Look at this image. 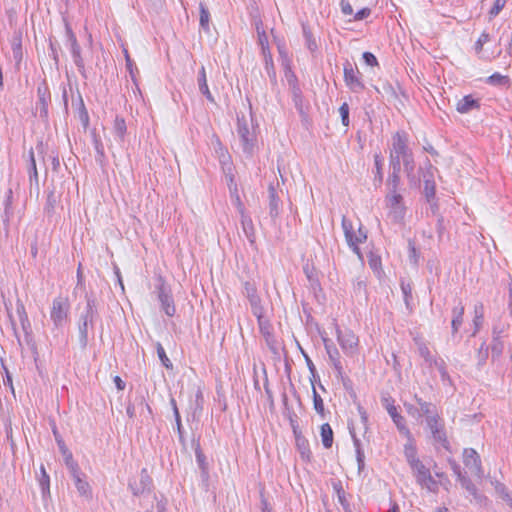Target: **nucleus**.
<instances>
[{"label": "nucleus", "instance_id": "1", "mask_svg": "<svg viewBox=\"0 0 512 512\" xmlns=\"http://www.w3.org/2000/svg\"><path fill=\"white\" fill-rule=\"evenodd\" d=\"M390 152L402 159L404 171L410 184H417L419 179L416 177L414 155L409 147V140L406 132L398 131L392 136V145Z\"/></svg>", "mask_w": 512, "mask_h": 512}, {"label": "nucleus", "instance_id": "2", "mask_svg": "<svg viewBox=\"0 0 512 512\" xmlns=\"http://www.w3.org/2000/svg\"><path fill=\"white\" fill-rule=\"evenodd\" d=\"M97 317L96 299L93 296L86 295V307L81 312L77 322L78 339L82 349H86L88 345L89 329H93Z\"/></svg>", "mask_w": 512, "mask_h": 512}, {"label": "nucleus", "instance_id": "3", "mask_svg": "<svg viewBox=\"0 0 512 512\" xmlns=\"http://www.w3.org/2000/svg\"><path fill=\"white\" fill-rule=\"evenodd\" d=\"M237 134L241 141L243 153L247 157H252L257 148V137L253 124L251 127L244 114H237Z\"/></svg>", "mask_w": 512, "mask_h": 512}, {"label": "nucleus", "instance_id": "4", "mask_svg": "<svg viewBox=\"0 0 512 512\" xmlns=\"http://www.w3.org/2000/svg\"><path fill=\"white\" fill-rule=\"evenodd\" d=\"M71 304L69 298L64 295H58L52 301L50 309V319L55 329H61L69 319Z\"/></svg>", "mask_w": 512, "mask_h": 512}, {"label": "nucleus", "instance_id": "5", "mask_svg": "<svg viewBox=\"0 0 512 512\" xmlns=\"http://www.w3.org/2000/svg\"><path fill=\"white\" fill-rule=\"evenodd\" d=\"M342 228L348 246L360 259H362V254L358 245L366 241L367 232L363 229L361 224L358 231L355 232L352 222L345 216L342 218Z\"/></svg>", "mask_w": 512, "mask_h": 512}, {"label": "nucleus", "instance_id": "6", "mask_svg": "<svg viewBox=\"0 0 512 512\" xmlns=\"http://www.w3.org/2000/svg\"><path fill=\"white\" fill-rule=\"evenodd\" d=\"M416 480V483L429 492L437 493L439 483L431 475L430 469L421 461L413 463L409 466Z\"/></svg>", "mask_w": 512, "mask_h": 512}, {"label": "nucleus", "instance_id": "7", "mask_svg": "<svg viewBox=\"0 0 512 512\" xmlns=\"http://www.w3.org/2000/svg\"><path fill=\"white\" fill-rule=\"evenodd\" d=\"M385 205L388 209V219L394 224H403L406 215L403 196L401 194H386Z\"/></svg>", "mask_w": 512, "mask_h": 512}, {"label": "nucleus", "instance_id": "8", "mask_svg": "<svg viewBox=\"0 0 512 512\" xmlns=\"http://www.w3.org/2000/svg\"><path fill=\"white\" fill-rule=\"evenodd\" d=\"M426 425L431 433L434 444H439L444 449L449 450V441L447 439L445 424L439 413L428 415L425 418Z\"/></svg>", "mask_w": 512, "mask_h": 512}, {"label": "nucleus", "instance_id": "9", "mask_svg": "<svg viewBox=\"0 0 512 512\" xmlns=\"http://www.w3.org/2000/svg\"><path fill=\"white\" fill-rule=\"evenodd\" d=\"M343 66L344 82L346 86L354 93L362 92L365 89V84L362 80V74L358 70L357 66L353 65L349 61H346Z\"/></svg>", "mask_w": 512, "mask_h": 512}, {"label": "nucleus", "instance_id": "10", "mask_svg": "<svg viewBox=\"0 0 512 512\" xmlns=\"http://www.w3.org/2000/svg\"><path fill=\"white\" fill-rule=\"evenodd\" d=\"M336 335L342 351L347 356H353L357 353L358 337L351 330L342 331L337 327Z\"/></svg>", "mask_w": 512, "mask_h": 512}, {"label": "nucleus", "instance_id": "11", "mask_svg": "<svg viewBox=\"0 0 512 512\" xmlns=\"http://www.w3.org/2000/svg\"><path fill=\"white\" fill-rule=\"evenodd\" d=\"M381 401L382 405L387 410L389 416L392 418L400 434L409 435V428L406 425V420L400 413H398L397 408L394 405V400L388 396L382 397Z\"/></svg>", "mask_w": 512, "mask_h": 512}, {"label": "nucleus", "instance_id": "12", "mask_svg": "<svg viewBox=\"0 0 512 512\" xmlns=\"http://www.w3.org/2000/svg\"><path fill=\"white\" fill-rule=\"evenodd\" d=\"M463 462L471 474L479 479L484 477V471L479 454L473 448H466L463 452Z\"/></svg>", "mask_w": 512, "mask_h": 512}, {"label": "nucleus", "instance_id": "13", "mask_svg": "<svg viewBox=\"0 0 512 512\" xmlns=\"http://www.w3.org/2000/svg\"><path fill=\"white\" fill-rule=\"evenodd\" d=\"M243 295H245L248 299L253 315L264 313V307L262 306L261 298L257 293V287L255 283L245 281L243 283Z\"/></svg>", "mask_w": 512, "mask_h": 512}, {"label": "nucleus", "instance_id": "14", "mask_svg": "<svg viewBox=\"0 0 512 512\" xmlns=\"http://www.w3.org/2000/svg\"><path fill=\"white\" fill-rule=\"evenodd\" d=\"M434 171H436V168L431 164L429 159H427L425 163V168L422 171V178L424 182V193L428 201L433 199L436 193Z\"/></svg>", "mask_w": 512, "mask_h": 512}, {"label": "nucleus", "instance_id": "15", "mask_svg": "<svg viewBox=\"0 0 512 512\" xmlns=\"http://www.w3.org/2000/svg\"><path fill=\"white\" fill-rule=\"evenodd\" d=\"M37 95H38V102H37V109H39V116L43 120L48 119V106L51 101V94L49 87L45 81H43L38 87H37Z\"/></svg>", "mask_w": 512, "mask_h": 512}, {"label": "nucleus", "instance_id": "16", "mask_svg": "<svg viewBox=\"0 0 512 512\" xmlns=\"http://www.w3.org/2000/svg\"><path fill=\"white\" fill-rule=\"evenodd\" d=\"M236 204H237L238 211L241 215V226H242L243 232H244L246 238L248 239L249 243L251 245H254L256 242L254 224L252 222V219L248 215L245 214L244 206H243L238 195L236 196Z\"/></svg>", "mask_w": 512, "mask_h": 512}, {"label": "nucleus", "instance_id": "17", "mask_svg": "<svg viewBox=\"0 0 512 512\" xmlns=\"http://www.w3.org/2000/svg\"><path fill=\"white\" fill-rule=\"evenodd\" d=\"M322 340L324 343L326 353L329 357V360H330L334 370L337 373V376L343 378L344 369H343V366L341 363V357H340V353H339L338 349L336 348V346L333 344V342L330 339H328L326 337H322Z\"/></svg>", "mask_w": 512, "mask_h": 512}, {"label": "nucleus", "instance_id": "18", "mask_svg": "<svg viewBox=\"0 0 512 512\" xmlns=\"http://www.w3.org/2000/svg\"><path fill=\"white\" fill-rule=\"evenodd\" d=\"M16 314L24 332L25 341L27 344H30L33 335L32 325L29 320L25 305L20 299H17L16 301Z\"/></svg>", "mask_w": 512, "mask_h": 512}, {"label": "nucleus", "instance_id": "19", "mask_svg": "<svg viewBox=\"0 0 512 512\" xmlns=\"http://www.w3.org/2000/svg\"><path fill=\"white\" fill-rule=\"evenodd\" d=\"M257 318L258 326L260 329V333L264 337L267 346L275 351L277 349V341L273 334V327L270 322L264 318V313H260L259 315H254Z\"/></svg>", "mask_w": 512, "mask_h": 512}, {"label": "nucleus", "instance_id": "20", "mask_svg": "<svg viewBox=\"0 0 512 512\" xmlns=\"http://www.w3.org/2000/svg\"><path fill=\"white\" fill-rule=\"evenodd\" d=\"M129 489L134 496H139L145 492H149L152 488V479L149 476L147 469L143 468L139 475V481H129Z\"/></svg>", "mask_w": 512, "mask_h": 512}, {"label": "nucleus", "instance_id": "21", "mask_svg": "<svg viewBox=\"0 0 512 512\" xmlns=\"http://www.w3.org/2000/svg\"><path fill=\"white\" fill-rule=\"evenodd\" d=\"M158 299L165 314L169 317L174 316L176 312L174 300L170 289H168L164 284L158 287Z\"/></svg>", "mask_w": 512, "mask_h": 512}, {"label": "nucleus", "instance_id": "22", "mask_svg": "<svg viewBox=\"0 0 512 512\" xmlns=\"http://www.w3.org/2000/svg\"><path fill=\"white\" fill-rule=\"evenodd\" d=\"M268 198H269V215L275 220L281 211V200L276 191V188L270 184L268 187Z\"/></svg>", "mask_w": 512, "mask_h": 512}, {"label": "nucleus", "instance_id": "23", "mask_svg": "<svg viewBox=\"0 0 512 512\" xmlns=\"http://www.w3.org/2000/svg\"><path fill=\"white\" fill-rule=\"evenodd\" d=\"M403 436L407 439V442L404 444V456L410 466L413 463L418 462L420 459L417 456V448L411 431L409 430V435Z\"/></svg>", "mask_w": 512, "mask_h": 512}, {"label": "nucleus", "instance_id": "24", "mask_svg": "<svg viewBox=\"0 0 512 512\" xmlns=\"http://www.w3.org/2000/svg\"><path fill=\"white\" fill-rule=\"evenodd\" d=\"M480 108V100L473 98L472 95H466L462 99L458 100L456 104V110L461 114H466L472 110H478Z\"/></svg>", "mask_w": 512, "mask_h": 512}, {"label": "nucleus", "instance_id": "25", "mask_svg": "<svg viewBox=\"0 0 512 512\" xmlns=\"http://www.w3.org/2000/svg\"><path fill=\"white\" fill-rule=\"evenodd\" d=\"M293 431L295 434L296 447L301 455V458L305 461H309L311 457V450L308 440L302 436L301 433L298 432L295 428Z\"/></svg>", "mask_w": 512, "mask_h": 512}, {"label": "nucleus", "instance_id": "26", "mask_svg": "<svg viewBox=\"0 0 512 512\" xmlns=\"http://www.w3.org/2000/svg\"><path fill=\"white\" fill-rule=\"evenodd\" d=\"M463 316H464V305L462 302H459L457 306L452 309V320H451V329L452 336H455L460 327L463 324Z\"/></svg>", "mask_w": 512, "mask_h": 512}, {"label": "nucleus", "instance_id": "27", "mask_svg": "<svg viewBox=\"0 0 512 512\" xmlns=\"http://www.w3.org/2000/svg\"><path fill=\"white\" fill-rule=\"evenodd\" d=\"M197 84H198L200 93L202 95H204L209 102L214 103L215 99L209 90V87L207 84L206 70H205L204 66H201V68L199 69Z\"/></svg>", "mask_w": 512, "mask_h": 512}, {"label": "nucleus", "instance_id": "28", "mask_svg": "<svg viewBox=\"0 0 512 512\" xmlns=\"http://www.w3.org/2000/svg\"><path fill=\"white\" fill-rule=\"evenodd\" d=\"M72 105H73V107H75L77 116H78L80 122L82 123V126L84 127V129H86L89 126L90 118H89L88 111L85 107L83 98L79 92H78L77 102L76 103L73 102Z\"/></svg>", "mask_w": 512, "mask_h": 512}, {"label": "nucleus", "instance_id": "29", "mask_svg": "<svg viewBox=\"0 0 512 512\" xmlns=\"http://www.w3.org/2000/svg\"><path fill=\"white\" fill-rule=\"evenodd\" d=\"M414 400L418 405V409L420 410L421 417H428V415H433L438 412L437 407L432 402L424 401L417 394L414 395Z\"/></svg>", "mask_w": 512, "mask_h": 512}, {"label": "nucleus", "instance_id": "30", "mask_svg": "<svg viewBox=\"0 0 512 512\" xmlns=\"http://www.w3.org/2000/svg\"><path fill=\"white\" fill-rule=\"evenodd\" d=\"M458 481L460 482L462 488H464L471 496H473L476 501L481 502L483 499H485V497L478 492V489L466 476V474L462 476Z\"/></svg>", "mask_w": 512, "mask_h": 512}, {"label": "nucleus", "instance_id": "31", "mask_svg": "<svg viewBox=\"0 0 512 512\" xmlns=\"http://www.w3.org/2000/svg\"><path fill=\"white\" fill-rule=\"evenodd\" d=\"M352 3L355 6H360V7L365 6V5H368V6L376 5V3L366 2V0H341L340 6H341V11L344 15L353 14Z\"/></svg>", "mask_w": 512, "mask_h": 512}, {"label": "nucleus", "instance_id": "32", "mask_svg": "<svg viewBox=\"0 0 512 512\" xmlns=\"http://www.w3.org/2000/svg\"><path fill=\"white\" fill-rule=\"evenodd\" d=\"M400 172L401 171H391L388 178H387V181H386V185H387V189H388V192L387 194H400L398 192V189H399V185H400Z\"/></svg>", "mask_w": 512, "mask_h": 512}, {"label": "nucleus", "instance_id": "33", "mask_svg": "<svg viewBox=\"0 0 512 512\" xmlns=\"http://www.w3.org/2000/svg\"><path fill=\"white\" fill-rule=\"evenodd\" d=\"M11 48L15 63L20 64L23 59L22 38L20 34L13 37Z\"/></svg>", "mask_w": 512, "mask_h": 512}, {"label": "nucleus", "instance_id": "34", "mask_svg": "<svg viewBox=\"0 0 512 512\" xmlns=\"http://www.w3.org/2000/svg\"><path fill=\"white\" fill-rule=\"evenodd\" d=\"M264 57V64H265V71L271 81L272 84L277 83V74L274 67L273 59L271 53H266L263 55Z\"/></svg>", "mask_w": 512, "mask_h": 512}, {"label": "nucleus", "instance_id": "35", "mask_svg": "<svg viewBox=\"0 0 512 512\" xmlns=\"http://www.w3.org/2000/svg\"><path fill=\"white\" fill-rule=\"evenodd\" d=\"M28 173H29V180H30V183L31 185L33 184V182L38 185V171H37V167H36V160H35V156H34V151L33 149L31 148L29 150V164H28Z\"/></svg>", "mask_w": 512, "mask_h": 512}, {"label": "nucleus", "instance_id": "36", "mask_svg": "<svg viewBox=\"0 0 512 512\" xmlns=\"http://www.w3.org/2000/svg\"><path fill=\"white\" fill-rule=\"evenodd\" d=\"M321 440L325 448H331L333 444V431L328 423L321 425Z\"/></svg>", "mask_w": 512, "mask_h": 512}, {"label": "nucleus", "instance_id": "37", "mask_svg": "<svg viewBox=\"0 0 512 512\" xmlns=\"http://www.w3.org/2000/svg\"><path fill=\"white\" fill-rule=\"evenodd\" d=\"M303 37L305 39L306 47L311 52H315L318 49V44L314 38L308 25H302Z\"/></svg>", "mask_w": 512, "mask_h": 512}, {"label": "nucleus", "instance_id": "38", "mask_svg": "<svg viewBox=\"0 0 512 512\" xmlns=\"http://www.w3.org/2000/svg\"><path fill=\"white\" fill-rule=\"evenodd\" d=\"M484 320V307L482 303H478L474 307V318H473V324L475 327V330L473 332V336L479 331L483 324Z\"/></svg>", "mask_w": 512, "mask_h": 512}, {"label": "nucleus", "instance_id": "39", "mask_svg": "<svg viewBox=\"0 0 512 512\" xmlns=\"http://www.w3.org/2000/svg\"><path fill=\"white\" fill-rule=\"evenodd\" d=\"M192 446L195 451L196 461L201 468V470L205 471L207 469L206 457L201 449L199 440L192 439Z\"/></svg>", "mask_w": 512, "mask_h": 512}, {"label": "nucleus", "instance_id": "40", "mask_svg": "<svg viewBox=\"0 0 512 512\" xmlns=\"http://www.w3.org/2000/svg\"><path fill=\"white\" fill-rule=\"evenodd\" d=\"M352 438H353V444H354L355 451H356V459H357V464H358V470H359V472H361L364 469V467H365L364 451L361 448L360 440L356 437L355 434H352Z\"/></svg>", "mask_w": 512, "mask_h": 512}, {"label": "nucleus", "instance_id": "41", "mask_svg": "<svg viewBox=\"0 0 512 512\" xmlns=\"http://www.w3.org/2000/svg\"><path fill=\"white\" fill-rule=\"evenodd\" d=\"M486 83L492 86H505L509 85L510 78L506 75H501L496 72L486 79Z\"/></svg>", "mask_w": 512, "mask_h": 512}, {"label": "nucleus", "instance_id": "42", "mask_svg": "<svg viewBox=\"0 0 512 512\" xmlns=\"http://www.w3.org/2000/svg\"><path fill=\"white\" fill-rule=\"evenodd\" d=\"M66 38L70 45L72 55L81 52V48L77 42V38L68 24H66Z\"/></svg>", "mask_w": 512, "mask_h": 512}, {"label": "nucleus", "instance_id": "43", "mask_svg": "<svg viewBox=\"0 0 512 512\" xmlns=\"http://www.w3.org/2000/svg\"><path fill=\"white\" fill-rule=\"evenodd\" d=\"M12 198H13L12 189H8L6 192L5 200H4V214L2 216L4 223L9 222L10 217L12 215Z\"/></svg>", "mask_w": 512, "mask_h": 512}, {"label": "nucleus", "instance_id": "44", "mask_svg": "<svg viewBox=\"0 0 512 512\" xmlns=\"http://www.w3.org/2000/svg\"><path fill=\"white\" fill-rule=\"evenodd\" d=\"M495 490L499 497L506 502V504L512 510V493L507 489V487L502 483H497L495 486Z\"/></svg>", "mask_w": 512, "mask_h": 512}, {"label": "nucleus", "instance_id": "45", "mask_svg": "<svg viewBox=\"0 0 512 512\" xmlns=\"http://www.w3.org/2000/svg\"><path fill=\"white\" fill-rule=\"evenodd\" d=\"M73 481H74L76 489L80 495L85 496V497L91 496V487L88 484V482H86L85 480H83L81 478V476H77L76 478H73Z\"/></svg>", "mask_w": 512, "mask_h": 512}, {"label": "nucleus", "instance_id": "46", "mask_svg": "<svg viewBox=\"0 0 512 512\" xmlns=\"http://www.w3.org/2000/svg\"><path fill=\"white\" fill-rule=\"evenodd\" d=\"M127 131L126 122L122 117L117 116L114 121V133L122 141Z\"/></svg>", "mask_w": 512, "mask_h": 512}, {"label": "nucleus", "instance_id": "47", "mask_svg": "<svg viewBox=\"0 0 512 512\" xmlns=\"http://www.w3.org/2000/svg\"><path fill=\"white\" fill-rule=\"evenodd\" d=\"M300 350H301V353L302 355L304 356L305 358V362L307 364V367L309 369V372H310V382L311 384L315 383L316 381H319V376L317 374V370H316V367L313 363V361L310 359V357L308 356V354L300 347Z\"/></svg>", "mask_w": 512, "mask_h": 512}, {"label": "nucleus", "instance_id": "48", "mask_svg": "<svg viewBox=\"0 0 512 512\" xmlns=\"http://www.w3.org/2000/svg\"><path fill=\"white\" fill-rule=\"evenodd\" d=\"M312 385V394H313V405H314V409L315 411L320 414L322 417L324 416V403H323V399L321 398V396L317 393L316 391V388H315V383L311 384Z\"/></svg>", "mask_w": 512, "mask_h": 512}, {"label": "nucleus", "instance_id": "49", "mask_svg": "<svg viewBox=\"0 0 512 512\" xmlns=\"http://www.w3.org/2000/svg\"><path fill=\"white\" fill-rule=\"evenodd\" d=\"M199 9H200V27L203 30H205L206 32H209L210 13L203 3H200Z\"/></svg>", "mask_w": 512, "mask_h": 512}, {"label": "nucleus", "instance_id": "50", "mask_svg": "<svg viewBox=\"0 0 512 512\" xmlns=\"http://www.w3.org/2000/svg\"><path fill=\"white\" fill-rule=\"evenodd\" d=\"M156 351H157V355H158L162 365L167 369H172L173 364L170 361V359L168 358V356L166 355L165 349L160 342L156 343Z\"/></svg>", "mask_w": 512, "mask_h": 512}, {"label": "nucleus", "instance_id": "51", "mask_svg": "<svg viewBox=\"0 0 512 512\" xmlns=\"http://www.w3.org/2000/svg\"><path fill=\"white\" fill-rule=\"evenodd\" d=\"M58 203V196H56L54 191H50L47 195L46 203L44 210L47 214L54 213L55 207Z\"/></svg>", "mask_w": 512, "mask_h": 512}, {"label": "nucleus", "instance_id": "52", "mask_svg": "<svg viewBox=\"0 0 512 512\" xmlns=\"http://www.w3.org/2000/svg\"><path fill=\"white\" fill-rule=\"evenodd\" d=\"M374 163H375V168H376L375 181L382 183V181H383V171H382L383 157H382L381 153H376L374 155Z\"/></svg>", "mask_w": 512, "mask_h": 512}, {"label": "nucleus", "instance_id": "53", "mask_svg": "<svg viewBox=\"0 0 512 512\" xmlns=\"http://www.w3.org/2000/svg\"><path fill=\"white\" fill-rule=\"evenodd\" d=\"M257 34H258V43L261 47L262 55H265V52L270 53L268 37H267L265 31H263V30L260 31V27L257 26Z\"/></svg>", "mask_w": 512, "mask_h": 512}, {"label": "nucleus", "instance_id": "54", "mask_svg": "<svg viewBox=\"0 0 512 512\" xmlns=\"http://www.w3.org/2000/svg\"><path fill=\"white\" fill-rule=\"evenodd\" d=\"M40 470L41 477L39 478V485L41 487L42 494L45 495L46 493H49L50 478L43 465H41Z\"/></svg>", "mask_w": 512, "mask_h": 512}, {"label": "nucleus", "instance_id": "55", "mask_svg": "<svg viewBox=\"0 0 512 512\" xmlns=\"http://www.w3.org/2000/svg\"><path fill=\"white\" fill-rule=\"evenodd\" d=\"M432 364L437 368L443 381L450 380L449 374L446 369L445 361L441 358L434 359Z\"/></svg>", "mask_w": 512, "mask_h": 512}, {"label": "nucleus", "instance_id": "56", "mask_svg": "<svg viewBox=\"0 0 512 512\" xmlns=\"http://www.w3.org/2000/svg\"><path fill=\"white\" fill-rule=\"evenodd\" d=\"M401 290L404 295V302L407 308L410 307V300L412 299V287L409 283H401Z\"/></svg>", "mask_w": 512, "mask_h": 512}, {"label": "nucleus", "instance_id": "57", "mask_svg": "<svg viewBox=\"0 0 512 512\" xmlns=\"http://www.w3.org/2000/svg\"><path fill=\"white\" fill-rule=\"evenodd\" d=\"M339 114L341 116V122L343 126L348 127L349 126V105L344 102L339 107Z\"/></svg>", "mask_w": 512, "mask_h": 512}, {"label": "nucleus", "instance_id": "58", "mask_svg": "<svg viewBox=\"0 0 512 512\" xmlns=\"http://www.w3.org/2000/svg\"><path fill=\"white\" fill-rule=\"evenodd\" d=\"M507 0H496L493 7L489 11L490 19L496 17L505 7Z\"/></svg>", "mask_w": 512, "mask_h": 512}, {"label": "nucleus", "instance_id": "59", "mask_svg": "<svg viewBox=\"0 0 512 512\" xmlns=\"http://www.w3.org/2000/svg\"><path fill=\"white\" fill-rule=\"evenodd\" d=\"M353 290L355 294H361L362 292H365L366 290V279L362 278L361 276L357 277L353 281Z\"/></svg>", "mask_w": 512, "mask_h": 512}, {"label": "nucleus", "instance_id": "60", "mask_svg": "<svg viewBox=\"0 0 512 512\" xmlns=\"http://www.w3.org/2000/svg\"><path fill=\"white\" fill-rule=\"evenodd\" d=\"M401 165H403L402 159L398 158V156H396L390 152L389 166H390L391 171H401Z\"/></svg>", "mask_w": 512, "mask_h": 512}, {"label": "nucleus", "instance_id": "61", "mask_svg": "<svg viewBox=\"0 0 512 512\" xmlns=\"http://www.w3.org/2000/svg\"><path fill=\"white\" fill-rule=\"evenodd\" d=\"M419 350V354L421 357L424 358V360L429 363L430 365H432V362L435 358H433V356L431 355V352L429 350V348L427 347L426 344H421L418 348Z\"/></svg>", "mask_w": 512, "mask_h": 512}, {"label": "nucleus", "instance_id": "62", "mask_svg": "<svg viewBox=\"0 0 512 512\" xmlns=\"http://www.w3.org/2000/svg\"><path fill=\"white\" fill-rule=\"evenodd\" d=\"M66 464L70 470L72 478H76L77 476H81L78 464L72 460V456L69 455V458L66 459Z\"/></svg>", "mask_w": 512, "mask_h": 512}, {"label": "nucleus", "instance_id": "63", "mask_svg": "<svg viewBox=\"0 0 512 512\" xmlns=\"http://www.w3.org/2000/svg\"><path fill=\"white\" fill-rule=\"evenodd\" d=\"M371 14V8L368 5L362 6L361 9L355 13L354 20L355 21H361L363 19H366Z\"/></svg>", "mask_w": 512, "mask_h": 512}, {"label": "nucleus", "instance_id": "64", "mask_svg": "<svg viewBox=\"0 0 512 512\" xmlns=\"http://www.w3.org/2000/svg\"><path fill=\"white\" fill-rule=\"evenodd\" d=\"M404 407L411 417L416 419L421 418V413L420 410L418 409V406H415L414 404L408 402H404Z\"/></svg>", "mask_w": 512, "mask_h": 512}]
</instances>
